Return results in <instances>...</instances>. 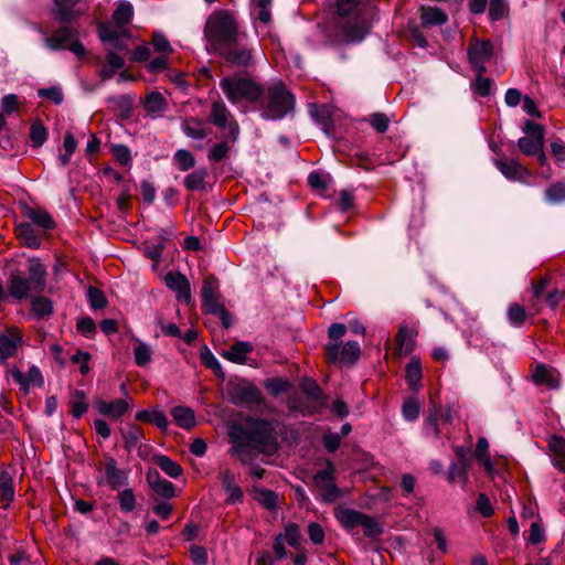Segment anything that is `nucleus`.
Segmentation results:
<instances>
[{
    "label": "nucleus",
    "mask_w": 565,
    "mask_h": 565,
    "mask_svg": "<svg viewBox=\"0 0 565 565\" xmlns=\"http://www.w3.org/2000/svg\"><path fill=\"white\" fill-rule=\"evenodd\" d=\"M234 455L243 462L249 461L256 454L273 455L278 449L276 422L247 416L230 428Z\"/></svg>",
    "instance_id": "1"
},
{
    "label": "nucleus",
    "mask_w": 565,
    "mask_h": 565,
    "mask_svg": "<svg viewBox=\"0 0 565 565\" xmlns=\"http://www.w3.org/2000/svg\"><path fill=\"white\" fill-rule=\"evenodd\" d=\"M46 268L40 258H29L28 277L19 270L10 274L8 279L9 295L13 300L21 302L33 294H41L46 286Z\"/></svg>",
    "instance_id": "2"
},
{
    "label": "nucleus",
    "mask_w": 565,
    "mask_h": 565,
    "mask_svg": "<svg viewBox=\"0 0 565 565\" xmlns=\"http://www.w3.org/2000/svg\"><path fill=\"white\" fill-rule=\"evenodd\" d=\"M220 87L232 104L241 102L258 104L264 96V88L259 83L239 74L223 77L220 81Z\"/></svg>",
    "instance_id": "3"
},
{
    "label": "nucleus",
    "mask_w": 565,
    "mask_h": 565,
    "mask_svg": "<svg viewBox=\"0 0 565 565\" xmlns=\"http://www.w3.org/2000/svg\"><path fill=\"white\" fill-rule=\"evenodd\" d=\"M214 127L217 128L222 141L214 143V162L224 159L239 134L238 124L224 103L214 102Z\"/></svg>",
    "instance_id": "4"
},
{
    "label": "nucleus",
    "mask_w": 565,
    "mask_h": 565,
    "mask_svg": "<svg viewBox=\"0 0 565 565\" xmlns=\"http://www.w3.org/2000/svg\"><path fill=\"white\" fill-rule=\"evenodd\" d=\"M258 104L262 105V117L277 120L292 110L295 98L281 82H277L268 87Z\"/></svg>",
    "instance_id": "5"
},
{
    "label": "nucleus",
    "mask_w": 565,
    "mask_h": 565,
    "mask_svg": "<svg viewBox=\"0 0 565 565\" xmlns=\"http://www.w3.org/2000/svg\"><path fill=\"white\" fill-rule=\"evenodd\" d=\"M245 38H237L224 44L216 45L214 52L233 66L249 68L254 65L253 50L244 43Z\"/></svg>",
    "instance_id": "6"
},
{
    "label": "nucleus",
    "mask_w": 565,
    "mask_h": 565,
    "mask_svg": "<svg viewBox=\"0 0 565 565\" xmlns=\"http://www.w3.org/2000/svg\"><path fill=\"white\" fill-rule=\"evenodd\" d=\"M237 38H246L241 31L236 15L230 10L214 11V47Z\"/></svg>",
    "instance_id": "7"
},
{
    "label": "nucleus",
    "mask_w": 565,
    "mask_h": 565,
    "mask_svg": "<svg viewBox=\"0 0 565 565\" xmlns=\"http://www.w3.org/2000/svg\"><path fill=\"white\" fill-rule=\"evenodd\" d=\"M87 8V0H53L52 14L61 23H71L85 14Z\"/></svg>",
    "instance_id": "8"
},
{
    "label": "nucleus",
    "mask_w": 565,
    "mask_h": 565,
    "mask_svg": "<svg viewBox=\"0 0 565 565\" xmlns=\"http://www.w3.org/2000/svg\"><path fill=\"white\" fill-rule=\"evenodd\" d=\"M63 25L58 28L52 34H47V31L44 29L42 24H35L34 29L42 35H44L45 45L52 51H58L66 49V45L78 36V32L75 28L67 25V23H62Z\"/></svg>",
    "instance_id": "9"
},
{
    "label": "nucleus",
    "mask_w": 565,
    "mask_h": 565,
    "mask_svg": "<svg viewBox=\"0 0 565 565\" xmlns=\"http://www.w3.org/2000/svg\"><path fill=\"white\" fill-rule=\"evenodd\" d=\"M493 56L492 42L471 40L468 46V60L476 73H486V63Z\"/></svg>",
    "instance_id": "10"
},
{
    "label": "nucleus",
    "mask_w": 565,
    "mask_h": 565,
    "mask_svg": "<svg viewBox=\"0 0 565 565\" xmlns=\"http://www.w3.org/2000/svg\"><path fill=\"white\" fill-rule=\"evenodd\" d=\"M130 403L131 398L128 395L110 402L98 398L95 401V407L100 415L116 420L129 411Z\"/></svg>",
    "instance_id": "11"
},
{
    "label": "nucleus",
    "mask_w": 565,
    "mask_h": 565,
    "mask_svg": "<svg viewBox=\"0 0 565 565\" xmlns=\"http://www.w3.org/2000/svg\"><path fill=\"white\" fill-rule=\"evenodd\" d=\"M347 332V327L343 323H333L328 329V337L330 342L326 345V359L328 363L334 364L339 362V349L341 339Z\"/></svg>",
    "instance_id": "12"
},
{
    "label": "nucleus",
    "mask_w": 565,
    "mask_h": 565,
    "mask_svg": "<svg viewBox=\"0 0 565 565\" xmlns=\"http://www.w3.org/2000/svg\"><path fill=\"white\" fill-rule=\"evenodd\" d=\"M97 31H98L99 40L103 43L111 44V46H113L111 50H115V49L120 50V51L127 50V46L120 42V39H124V38L130 39L131 38V33L128 29L116 30L108 23H99Z\"/></svg>",
    "instance_id": "13"
},
{
    "label": "nucleus",
    "mask_w": 565,
    "mask_h": 565,
    "mask_svg": "<svg viewBox=\"0 0 565 565\" xmlns=\"http://www.w3.org/2000/svg\"><path fill=\"white\" fill-rule=\"evenodd\" d=\"M10 375L20 385L21 390H23L25 394L29 393L31 386L42 387L44 384L42 373L35 365H32L29 369L26 375H24L18 367L14 366L10 370Z\"/></svg>",
    "instance_id": "14"
},
{
    "label": "nucleus",
    "mask_w": 565,
    "mask_h": 565,
    "mask_svg": "<svg viewBox=\"0 0 565 565\" xmlns=\"http://www.w3.org/2000/svg\"><path fill=\"white\" fill-rule=\"evenodd\" d=\"M21 344V335L17 329H9L0 333V363L13 356Z\"/></svg>",
    "instance_id": "15"
},
{
    "label": "nucleus",
    "mask_w": 565,
    "mask_h": 565,
    "mask_svg": "<svg viewBox=\"0 0 565 565\" xmlns=\"http://www.w3.org/2000/svg\"><path fill=\"white\" fill-rule=\"evenodd\" d=\"M149 487L161 498L171 499L175 495L174 486L162 479L156 469H149L146 475Z\"/></svg>",
    "instance_id": "16"
},
{
    "label": "nucleus",
    "mask_w": 565,
    "mask_h": 565,
    "mask_svg": "<svg viewBox=\"0 0 565 565\" xmlns=\"http://www.w3.org/2000/svg\"><path fill=\"white\" fill-rule=\"evenodd\" d=\"M494 164L498 170L509 180L525 181L530 177V171L515 160L504 161L495 159Z\"/></svg>",
    "instance_id": "17"
},
{
    "label": "nucleus",
    "mask_w": 565,
    "mask_h": 565,
    "mask_svg": "<svg viewBox=\"0 0 565 565\" xmlns=\"http://www.w3.org/2000/svg\"><path fill=\"white\" fill-rule=\"evenodd\" d=\"M166 285L177 292L179 300H190V285L184 275L180 273H168L164 277Z\"/></svg>",
    "instance_id": "18"
},
{
    "label": "nucleus",
    "mask_w": 565,
    "mask_h": 565,
    "mask_svg": "<svg viewBox=\"0 0 565 565\" xmlns=\"http://www.w3.org/2000/svg\"><path fill=\"white\" fill-rule=\"evenodd\" d=\"M104 471L106 481L111 489H118L127 482V475L117 467V462L113 457H105Z\"/></svg>",
    "instance_id": "19"
},
{
    "label": "nucleus",
    "mask_w": 565,
    "mask_h": 565,
    "mask_svg": "<svg viewBox=\"0 0 565 565\" xmlns=\"http://www.w3.org/2000/svg\"><path fill=\"white\" fill-rule=\"evenodd\" d=\"M252 351L253 345L249 342L237 341L227 350H223L221 355L234 363L245 364L247 362V354Z\"/></svg>",
    "instance_id": "20"
},
{
    "label": "nucleus",
    "mask_w": 565,
    "mask_h": 565,
    "mask_svg": "<svg viewBox=\"0 0 565 565\" xmlns=\"http://www.w3.org/2000/svg\"><path fill=\"white\" fill-rule=\"evenodd\" d=\"M222 484L226 493V503L235 504L243 499V491L236 482L235 475L231 471H225L222 475Z\"/></svg>",
    "instance_id": "21"
},
{
    "label": "nucleus",
    "mask_w": 565,
    "mask_h": 565,
    "mask_svg": "<svg viewBox=\"0 0 565 565\" xmlns=\"http://www.w3.org/2000/svg\"><path fill=\"white\" fill-rule=\"evenodd\" d=\"M17 238L22 245L31 248H39L41 246V238L38 232L30 223H21L14 228Z\"/></svg>",
    "instance_id": "22"
},
{
    "label": "nucleus",
    "mask_w": 565,
    "mask_h": 565,
    "mask_svg": "<svg viewBox=\"0 0 565 565\" xmlns=\"http://www.w3.org/2000/svg\"><path fill=\"white\" fill-rule=\"evenodd\" d=\"M132 4L127 1H120L113 13L111 22L118 30H122L126 29L125 26L132 21Z\"/></svg>",
    "instance_id": "23"
},
{
    "label": "nucleus",
    "mask_w": 565,
    "mask_h": 565,
    "mask_svg": "<svg viewBox=\"0 0 565 565\" xmlns=\"http://www.w3.org/2000/svg\"><path fill=\"white\" fill-rule=\"evenodd\" d=\"M420 20L424 26L443 25L448 21L446 12L439 8H422Z\"/></svg>",
    "instance_id": "24"
},
{
    "label": "nucleus",
    "mask_w": 565,
    "mask_h": 565,
    "mask_svg": "<svg viewBox=\"0 0 565 565\" xmlns=\"http://www.w3.org/2000/svg\"><path fill=\"white\" fill-rule=\"evenodd\" d=\"M406 381L413 391H418L422 380V363L418 356H413L405 369Z\"/></svg>",
    "instance_id": "25"
},
{
    "label": "nucleus",
    "mask_w": 565,
    "mask_h": 565,
    "mask_svg": "<svg viewBox=\"0 0 565 565\" xmlns=\"http://www.w3.org/2000/svg\"><path fill=\"white\" fill-rule=\"evenodd\" d=\"M554 454L553 465L562 472H565V438L552 436L548 443Z\"/></svg>",
    "instance_id": "26"
},
{
    "label": "nucleus",
    "mask_w": 565,
    "mask_h": 565,
    "mask_svg": "<svg viewBox=\"0 0 565 565\" xmlns=\"http://www.w3.org/2000/svg\"><path fill=\"white\" fill-rule=\"evenodd\" d=\"M171 416L181 428L190 429L195 425L194 412L189 407L175 406L171 409Z\"/></svg>",
    "instance_id": "27"
},
{
    "label": "nucleus",
    "mask_w": 565,
    "mask_h": 565,
    "mask_svg": "<svg viewBox=\"0 0 565 565\" xmlns=\"http://www.w3.org/2000/svg\"><path fill=\"white\" fill-rule=\"evenodd\" d=\"M143 106L152 117H159L167 108V100L162 94L152 92L147 95Z\"/></svg>",
    "instance_id": "28"
},
{
    "label": "nucleus",
    "mask_w": 565,
    "mask_h": 565,
    "mask_svg": "<svg viewBox=\"0 0 565 565\" xmlns=\"http://www.w3.org/2000/svg\"><path fill=\"white\" fill-rule=\"evenodd\" d=\"M362 512L352 510V509H338L335 511L337 520L345 527L347 530H351L355 526H360V522L363 518Z\"/></svg>",
    "instance_id": "29"
},
{
    "label": "nucleus",
    "mask_w": 565,
    "mask_h": 565,
    "mask_svg": "<svg viewBox=\"0 0 565 565\" xmlns=\"http://www.w3.org/2000/svg\"><path fill=\"white\" fill-rule=\"evenodd\" d=\"M153 461L166 475L171 478H179L183 472L182 467L166 455H156L153 457Z\"/></svg>",
    "instance_id": "30"
},
{
    "label": "nucleus",
    "mask_w": 565,
    "mask_h": 565,
    "mask_svg": "<svg viewBox=\"0 0 565 565\" xmlns=\"http://www.w3.org/2000/svg\"><path fill=\"white\" fill-rule=\"evenodd\" d=\"M26 217L35 225L44 230H53L55 222L52 216L42 209H30L26 211Z\"/></svg>",
    "instance_id": "31"
},
{
    "label": "nucleus",
    "mask_w": 565,
    "mask_h": 565,
    "mask_svg": "<svg viewBox=\"0 0 565 565\" xmlns=\"http://www.w3.org/2000/svg\"><path fill=\"white\" fill-rule=\"evenodd\" d=\"M182 129L188 137L195 140L203 139L207 135L204 124L196 118L184 119L182 122Z\"/></svg>",
    "instance_id": "32"
},
{
    "label": "nucleus",
    "mask_w": 565,
    "mask_h": 565,
    "mask_svg": "<svg viewBox=\"0 0 565 565\" xmlns=\"http://www.w3.org/2000/svg\"><path fill=\"white\" fill-rule=\"evenodd\" d=\"M120 434L124 439V447L127 451L135 449L143 437L142 429L136 425H130L127 428L120 429Z\"/></svg>",
    "instance_id": "33"
},
{
    "label": "nucleus",
    "mask_w": 565,
    "mask_h": 565,
    "mask_svg": "<svg viewBox=\"0 0 565 565\" xmlns=\"http://www.w3.org/2000/svg\"><path fill=\"white\" fill-rule=\"evenodd\" d=\"M360 354V344L356 341H348L342 345L341 350L339 349V361L352 365L358 361Z\"/></svg>",
    "instance_id": "34"
},
{
    "label": "nucleus",
    "mask_w": 565,
    "mask_h": 565,
    "mask_svg": "<svg viewBox=\"0 0 565 565\" xmlns=\"http://www.w3.org/2000/svg\"><path fill=\"white\" fill-rule=\"evenodd\" d=\"M533 380L536 384H544L550 388L558 387V382L556 380L555 373L545 365L536 366L533 373Z\"/></svg>",
    "instance_id": "35"
},
{
    "label": "nucleus",
    "mask_w": 565,
    "mask_h": 565,
    "mask_svg": "<svg viewBox=\"0 0 565 565\" xmlns=\"http://www.w3.org/2000/svg\"><path fill=\"white\" fill-rule=\"evenodd\" d=\"M31 312L38 319H42L46 316L52 315L53 303L49 298L41 296L34 297L31 301Z\"/></svg>",
    "instance_id": "36"
},
{
    "label": "nucleus",
    "mask_w": 565,
    "mask_h": 565,
    "mask_svg": "<svg viewBox=\"0 0 565 565\" xmlns=\"http://www.w3.org/2000/svg\"><path fill=\"white\" fill-rule=\"evenodd\" d=\"M447 480L450 483L458 480L465 487L468 481V462H452L448 470Z\"/></svg>",
    "instance_id": "37"
},
{
    "label": "nucleus",
    "mask_w": 565,
    "mask_h": 565,
    "mask_svg": "<svg viewBox=\"0 0 565 565\" xmlns=\"http://www.w3.org/2000/svg\"><path fill=\"white\" fill-rule=\"evenodd\" d=\"M71 413L74 417H82L87 408L88 404L86 402V396L82 391H75V393L71 396L70 399Z\"/></svg>",
    "instance_id": "38"
},
{
    "label": "nucleus",
    "mask_w": 565,
    "mask_h": 565,
    "mask_svg": "<svg viewBox=\"0 0 565 565\" xmlns=\"http://www.w3.org/2000/svg\"><path fill=\"white\" fill-rule=\"evenodd\" d=\"M544 140L522 137L518 140V147L525 156H536L543 149Z\"/></svg>",
    "instance_id": "39"
},
{
    "label": "nucleus",
    "mask_w": 565,
    "mask_h": 565,
    "mask_svg": "<svg viewBox=\"0 0 565 565\" xmlns=\"http://www.w3.org/2000/svg\"><path fill=\"white\" fill-rule=\"evenodd\" d=\"M360 526L363 527L364 535L369 539H376L383 533V529L380 523L367 514H363Z\"/></svg>",
    "instance_id": "40"
},
{
    "label": "nucleus",
    "mask_w": 565,
    "mask_h": 565,
    "mask_svg": "<svg viewBox=\"0 0 565 565\" xmlns=\"http://www.w3.org/2000/svg\"><path fill=\"white\" fill-rule=\"evenodd\" d=\"M416 331L407 326H402L397 333V342L402 350L409 352L414 345Z\"/></svg>",
    "instance_id": "41"
},
{
    "label": "nucleus",
    "mask_w": 565,
    "mask_h": 565,
    "mask_svg": "<svg viewBox=\"0 0 565 565\" xmlns=\"http://www.w3.org/2000/svg\"><path fill=\"white\" fill-rule=\"evenodd\" d=\"M76 147H77V141L75 140L74 136L71 132L65 134L64 142H63L64 153L58 156V162L62 167H65L66 164H68L71 157L74 153Z\"/></svg>",
    "instance_id": "42"
},
{
    "label": "nucleus",
    "mask_w": 565,
    "mask_h": 565,
    "mask_svg": "<svg viewBox=\"0 0 565 565\" xmlns=\"http://www.w3.org/2000/svg\"><path fill=\"white\" fill-rule=\"evenodd\" d=\"M545 200L551 204H557L565 201V183H554L545 191Z\"/></svg>",
    "instance_id": "43"
},
{
    "label": "nucleus",
    "mask_w": 565,
    "mask_h": 565,
    "mask_svg": "<svg viewBox=\"0 0 565 565\" xmlns=\"http://www.w3.org/2000/svg\"><path fill=\"white\" fill-rule=\"evenodd\" d=\"M152 350L145 342L138 341L134 350L135 362L138 366H146L151 361Z\"/></svg>",
    "instance_id": "44"
},
{
    "label": "nucleus",
    "mask_w": 565,
    "mask_h": 565,
    "mask_svg": "<svg viewBox=\"0 0 565 565\" xmlns=\"http://www.w3.org/2000/svg\"><path fill=\"white\" fill-rule=\"evenodd\" d=\"M30 138L33 147L35 148L41 147L45 142L47 138V131L41 121H35L32 124L30 128Z\"/></svg>",
    "instance_id": "45"
},
{
    "label": "nucleus",
    "mask_w": 565,
    "mask_h": 565,
    "mask_svg": "<svg viewBox=\"0 0 565 565\" xmlns=\"http://www.w3.org/2000/svg\"><path fill=\"white\" fill-rule=\"evenodd\" d=\"M282 534V541L287 542L291 547H298L301 541L300 529L296 523H288L285 526Z\"/></svg>",
    "instance_id": "46"
},
{
    "label": "nucleus",
    "mask_w": 565,
    "mask_h": 565,
    "mask_svg": "<svg viewBox=\"0 0 565 565\" xmlns=\"http://www.w3.org/2000/svg\"><path fill=\"white\" fill-rule=\"evenodd\" d=\"M174 161L181 171H188L195 164L193 154L185 149H179L174 153Z\"/></svg>",
    "instance_id": "47"
},
{
    "label": "nucleus",
    "mask_w": 565,
    "mask_h": 565,
    "mask_svg": "<svg viewBox=\"0 0 565 565\" xmlns=\"http://www.w3.org/2000/svg\"><path fill=\"white\" fill-rule=\"evenodd\" d=\"M118 501H119L120 510L126 513L134 511L136 508V503H137L134 491L129 488L119 492Z\"/></svg>",
    "instance_id": "48"
},
{
    "label": "nucleus",
    "mask_w": 565,
    "mask_h": 565,
    "mask_svg": "<svg viewBox=\"0 0 565 565\" xmlns=\"http://www.w3.org/2000/svg\"><path fill=\"white\" fill-rule=\"evenodd\" d=\"M255 499L265 508L275 509L278 495L270 490L258 489L255 491Z\"/></svg>",
    "instance_id": "49"
},
{
    "label": "nucleus",
    "mask_w": 565,
    "mask_h": 565,
    "mask_svg": "<svg viewBox=\"0 0 565 565\" xmlns=\"http://www.w3.org/2000/svg\"><path fill=\"white\" fill-rule=\"evenodd\" d=\"M111 153L115 158V160L124 166L127 167L131 163V153L130 149L125 145H113L111 146Z\"/></svg>",
    "instance_id": "50"
},
{
    "label": "nucleus",
    "mask_w": 565,
    "mask_h": 565,
    "mask_svg": "<svg viewBox=\"0 0 565 565\" xmlns=\"http://www.w3.org/2000/svg\"><path fill=\"white\" fill-rule=\"evenodd\" d=\"M483 74L484 73H477L476 81L472 84V89L479 96L486 97L490 94L492 81L483 77Z\"/></svg>",
    "instance_id": "51"
},
{
    "label": "nucleus",
    "mask_w": 565,
    "mask_h": 565,
    "mask_svg": "<svg viewBox=\"0 0 565 565\" xmlns=\"http://www.w3.org/2000/svg\"><path fill=\"white\" fill-rule=\"evenodd\" d=\"M242 399L247 404H255L258 407L264 404L259 390L250 385L242 388Z\"/></svg>",
    "instance_id": "52"
},
{
    "label": "nucleus",
    "mask_w": 565,
    "mask_h": 565,
    "mask_svg": "<svg viewBox=\"0 0 565 565\" xmlns=\"http://www.w3.org/2000/svg\"><path fill=\"white\" fill-rule=\"evenodd\" d=\"M403 417L408 422H414L419 415V404L415 398H408L402 407Z\"/></svg>",
    "instance_id": "53"
},
{
    "label": "nucleus",
    "mask_w": 565,
    "mask_h": 565,
    "mask_svg": "<svg viewBox=\"0 0 565 565\" xmlns=\"http://www.w3.org/2000/svg\"><path fill=\"white\" fill-rule=\"evenodd\" d=\"M507 11V3L504 0H490L489 1V18L491 21L501 20Z\"/></svg>",
    "instance_id": "54"
},
{
    "label": "nucleus",
    "mask_w": 565,
    "mask_h": 565,
    "mask_svg": "<svg viewBox=\"0 0 565 565\" xmlns=\"http://www.w3.org/2000/svg\"><path fill=\"white\" fill-rule=\"evenodd\" d=\"M0 491L2 499L10 502L14 498L13 480L8 473H3L0 480Z\"/></svg>",
    "instance_id": "55"
},
{
    "label": "nucleus",
    "mask_w": 565,
    "mask_h": 565,
    "mask_svg": "<svg viewBox=\"0 0 565 565\" xmlns=\"http://www.w3.org/2000/svg\"><path fill=\"white\" fill-rule=\"evenodd\" d=\"M205 173L201 171H194L188 174L184 179V185L189 190H200L204 186Z\"/></svg>",
    "instance_id": "56"
},
{
    "label": "nucleus",
    "mask_w": 565,
    "mask_h": 565,
    "mask_svg": "<svg viewBox=\"0 0 565 565\" xmlns=\"http://www.w3.org/2000/svg\"><path fill=\"white\" fill-rule=\"evenodd\" d=\"M318 487L321 490V495L324 502H333L340 495L339 489L335 486L334 481L322 483Z\"/></svg>",
    "instance_id": "57"
},
{
    "label": "nucleus",
    "mask_w": 565,
    "mask_h": 565,
    "mask_svg": "<svg viewBox=\"0 0 565 565\" xmlns=\"http://www.w3.org/2000/svg\"><path fill=\"white\" fill-rule=\"evenodd\" d=\"M308 535H309V540L313 544L319 545L324 542V537H326L324 530L318 522H310L308 524Z\"/></svg>",
    "instance_id": "58"
},
{
    "label": "nucleus",
    "mask_w": 565,
    "mask_h": 565,
    "mask_svg": "<svg viewBox=\"0 0 565 565\" xmlns=\"http://www.w3.org/2000/svg\"><path fill=\"white\" fill-rule=\"evenodd\" d=\"M508 316L509 321L515 327H520L526 318L524 308L518 303H514L509 308Z\"/></svg>",
    "instance_id": "59"
},
{
    "label": "nucleus",
    "mask_w": 565,
    "mask_h": 565,
    "mask_svg": "<svg viewBox=\"0 0 565 565\" xmlns=\"http://www.w3.org/2000/svg\"><path fill=\"white\" fill-rule=\"evenodd\" d=\"M362 0H339L338 12L340 15H351L359 11Z\"/></svg>",
    "instance_id": "60"
},
{
    "label": "nucleus",
    "mask_w": 565,
    "mask_h": 565,
    "mask_svg": "<svg viewBox=\"0 0 565 565\" xmlns=\"http://www.w3.org/2000/svg\"><path fill=\"white\" fill-rule=\"evenodd\" d=\"M20 107L19 98L15 94H8L1 99V108L3 114L10 115L18 111Z\"/></svg>",
    "instance_id": "61"
},
{
    "label": "nucleus",
    "mask_w": 565,
    "mask_h": 565,
    "mask_svg": "<svg viewBox=\"0 0 565 565\" xmlns=\"http://www.w3.org/2000/svg\"><path fill=\"white\" fill-rule=\"evenodd\" d=\"M39 96L45 99H50L55 105H60L63 102V93L57 87L41 88L38 92Z\"/></svg>",
    "instance_id": "62"
},
{
    "label": "nucleus",
    "mask_w": 565,
    "mask_h": 565,
    "mask_svg": "<svg viewBox=\"0 0 565 565\" xmlns=\"http://www.w3.org/2000/svg\"><path fill=\"white\" fill-rule=\"evenodd\" d=\"M88 300L94 309H102L107 303L104 292L94 287L88 289Z\"/></svg>",
    "instance_id": "63"
},
{
    "label": "nucleus",
    "mask_w": 565,
    "mask_h": 565,
    "mask_svg": "<svg viewBox=\"0 0 565 565\" xmlns=\"http://www.w3.org/2000/svg\"><path fill=\"white\" fill-rule=\"evenodd\" d=\"M371 126L380 134L385 132L388 129V118L386 115L376 113L370 117Z\"/></svg>",
    "instance_id": "64"
}]
</instances>
